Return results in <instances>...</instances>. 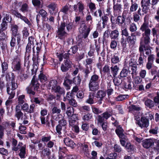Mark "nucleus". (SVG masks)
<instances>
[{"label": "nucleus", "instance_id": "9", "mask_svg": "<svg viewBox=\"0 0 159 159\" xmlns=\"http://www.w3.org/2000/svg\"><path fill=\"white\" fill-rule=\"evenodd\" d=\"M65 80L63 84L66 87L67 89H70V86L69 85L71 84L72 82L75 84H79L81 80L80 79V77L79 76H77L76 77H74L73 79V81L68 79L65 78Z\"/></svg>", "mask_w": 159, "mask_h": 159}, {"label": "nucleus", "instance_id": "63", "mask_svg": "<svg viewBox=\"0 0 159 159\" xmlns=\"http://www.w3.org/2000/svg\"><path fill=\"white\" fill-rule=\"evenodd\" d=\"M16 49V52L18 55H20V53L21 51V44H17V46H16L15 47Z\"/></svg>", "mask_w": 159, "mask_h": 159}, {"label": "nucleus", "instance_id": "14", "mask_svg": "<svg viewBox=\"0 0 159 159\" xmlns=\"http://www.w3.org/2000/svg\"><path fill=\"white\" fill-rule=\"evenodd\" d=\"M154 141L152 139H147L143 141L142 145L145 148L148 149L154 145Z\"/></svg>", "mask_w": 159, "mask_h": 159}, {"label": "nucleus", "instance_id": "30", "mask_svg": "<svg viewBox=\"0 0 159 159\" xmlns=\"http://www.w3.org/2000/svg\"><path fill=\"white\" fill-rule=\"evenodd\" d=\"M111 69L113 76L114 77L118 73L119 70V67L117 65H116L114 66H112L111 67Z\"/></svg>", "mask_w": 159, "mask_h": 159}, {"label": "nucleus", "instance_id": "51", "mask_svg": "<svg viewBox=\"0 0 159 159\" xmlns=\"http://www.w3.org/2000/svg\"><path fill=\"white\" fill-rule=\"evenodd\" d=\"M117 43L115 40H112L110 43V48L111 49L115 50L116 49Z\"/></svg>", "mask_w": 159, "mask_h": 159}, {"label": "nucleus", "instance_id": "29", "mask_svg": "<svg viewBox=\"0 0 159 159\" xmlns=\"http://www.w3.org/2000/svg\"><path fill=\"white\" fill-rule=\"evenodd\" d=\"M119 32L117 30L112 31L110 34V37L111 39H116L119 35Z\"/></svg>", "mask_w": 159, "mask_h": 159}, {"label": "nucleus", "instance_id": "6", "mask_svg": "<svg viewBox=\"0 0 159 159\" xmlns=\"http://www.w3.org/2000/svg\"><path fill=\"white\" fill-rule=\"evenodd\" d=\"M128 109L129 112L133 113L134 115V119L135 123L139 125V116L138 115L139 113V107L138 106L132 105L128 107Z\"/></svg>", "mask_w": 159, "mask_h": 159}, {"label": "nucleus", "instance_id": "8", "mask_svg": "<svg viewBox=\"0 0 159 159\" xmlns=\"http://www.w3.org/2000/svg\"><path fill=\"white\" fill-rule=\"evenodd\" d=\"M65 26L66 25L64 22L61 23V25L58 28L57 32V35L58 38L64 40L68 35L67 33L64 30Z\"/></svg>", "mask_w": 159, "mask_h": 159}, {"label": "nucleus", "instance_id": "53", "mask_svg": "<svg viewBox=\"0 0 159 159\" xmlns=\"http://www.w3.org/2000/svg\"><path fill=\"white\" fill-rule=\"evenodd\" d=\"M158 128V127L156 126L154 128H151L149 130V133L150 134L155 135L157 133V130Z\"/></svg>", "mask_w": 159, "mask_h": 159}, {"label": "nucleus", "instance_id": "15", "mask_svg": "<svg viewBox=\"0 0 159 159\" xmlns=\"http://www.w3.org/2000/svg\"><path fill=\"white\" fill-rule=\"evenodd\" d=\"M13 13L16 17L20 18L28 25H30L31 23L29 20L25 16H22L21 14L18 11H13Z\"/></svg>", "mask_w": 159, "mask_h": 159}, {"label": "nucleus", "instance_id": "4", "mask_svg": "<svg viewBox=\"0 0 159 159\" xmlns=\"http://www.w3.org/2000/svg\"><path fill=\"white\" fill-rule=\"evenodd\" d=\"M100 82V79L99 75L96 74L92 75L91 77L89 84V90L94 91L99 89Z\"/></svg>", "mask_w": 159, "mask_h": 159}, {"label": "nucleus", "instance_id": "52", "mask_svg": "<svg viewBox=\"0 0 159 159\" xmlns=\"http://www.w3.org/2000/svg\"><path fill=\"white\" fill-rule=\"evenodd\" d=\"M128 96L125 95H121L117 97L116 100L117 101H122L127 98Z\"/></svg>", "mask_w": 159, "mask_h": 159}, {"label": "nucleus", "instance_id": "38", "mask_svg": "<svg viewBox=\"0 0 159 159\" xmlns=\"http://www.w3.org/2000/svg\"><path fill=\"white\" fill-rule=\"evenodd\" d=\"M116 23L120 25H122L125 21V19L123 16H118L116 20Z\"/></svg>", "mask_w": 159, "mask_h": 159}, {"label": "nucleus", "instance_id": "24", "mask_svg": "<svg viewBox=\"0 0 159 159\" xmlns=\"http://www.w3.org/2000/svg\"><path fill=\"white\" fill-rule=\"evenodd\" d=\"M33 47H32V45L28 44H27L26 47L25 55L26 56L27 55V58L25 57V61L29 60V57L30 55V53Z\"/></svg>", "mask_w": 159, "mask_h": 159}, {"label": "nucleus", "instance_id": "45", "mask_svg": "<svg viewBox=\"0 0 159 159\" xmlns=\"http://www.w3.org/2000/svg\"><path fill=\"white\" fill-rule=\"evenodd\" d=\"M28 42L27 44L32 45V47L35 46L34 45L35 43L36 42V41L32 36H30L28 38Z\"/></svg>", "mask_w": 159, "mask_h": 159}, {"label": "nucleus", "instance_id": "20", "mask_svg": "<svg viewBox=\"0 0 159 159\" xmlns=\"http://www.w3.org/2000/svg\"><path fill=\"white\" fill-rule=\"evenodd\" d=\"M64 143L65 144L72 148L75 147V144L74 142L69 138H66L64 139Z\"/></svg>", "mask_w": 159, "mask_h": 159}, {"label": "nucleus", "instance_id": "23", "mask_svg": "<svg viewBox=\"0 0 159 159\" xmlns=\"http://www.w3.org/2000/svg\"><path fill=\"white\" fill-rule=\"evenodd\" d=\"M116 132L120 138H125V135L123 134V130L120 126L117 127Z\"/></svg>", "mask_w": 159, "mask_h": 159}, {"label": "nucleus", "instance_id": "22", "mask_svg": "<svg viewBox=\"0 0 159 159\" xmlns=\"http://www.w3.org/2000/svg\"><path fill=\"white\" fill-rule=\"evenodd\" d=\"M141 121L142 122V124L140 123V127L141 128H147L148 126V120L147 118H146L145 117H142L141 118Z\"/></svg>", "mask_w": 159, "mask_h": 159}, {"label": "nucleus", "instance_id": "35", "mask_svg": "<svg viewBox=\"0 0 159 159\" xmlns=\"http://www.w3.org/2000/svg\"><path fill=\"white\" fill-rule=\"evenodd\" d=\"M11 30L12 32V36L14 35H16L17 34H18V27L17 25H13L11 26Z\"/></svg>", "mask_w": 159, "mask_h": 159}, {"label": "nucleus", "instance_id": "21", "mask_svg": "<svg viewBox=\"0 0 159 159\" xmlns=\"http://www.w3.org/2000/svg\"><path fill=\"white\" fill-rule=\"evenodd\" d=\"M51 154V151L50 149L48 148H44L40 152L41 156L43 158L46 157H49Z\"/></svg>", "mask_w": 159, "mask_h": 159}, {"label": "nucleus", "instance_id": "61", "mask_svg": "<svg viewBox=\"0 0 159 159\" xmlns=\"http://www.w3.org/2000/svg\"><path fill=\"white\" fill-rule=\"evenodd\" d=\"M32 2L34 5L37 7H40L41 2L39 0H32Z\"/></svg>", "mask_w": 159, "mask_h": 159}, {"label": "nucleus", "instance_id": "1", "mask_svg": "<svg viewBox=\"0 0 159 159\" xmlns=\"http://www.w3.org/2000/svg\"><path fill=\"white\" fill-rule=\"evenodd\" d=\"M144 22L140 28V30L142 32H144L142 34V37L141 38L140 42V51H143V48H144L145 50L148 49V47L145 45L142 44V43L145 44H148L150 42V35L151 34V30L148 27V21L146 20V17L144 18Z\"/></svg>", "mask_w": 159, "mask_h": 159}, {"label": "nucleus", "instance_id": "55", "mask_svg": "<svg viewBox=\"0 0 159 159\" xmlns=\"http://www.w3.org/2000/svg\"><path fill=\"white\" fill-rule=\"evenodd\" d=\"M92 117V115L91 114L88 113L84 116L82 119L84 121H88L91 119Z\"/></svg>", "mask_w": 159, "mask_h": 159}, {"label": "nucleus", "instance_id": "2", "mask_svg": "<svg viewBox=\"0 0 159 159\" xmlns=\"http://www.w3.org/2000/svg\"><path fill=\"white\" fill-rule=\"evenodd\" d=\"M15 76L14 74L12 73H10L7 74L6 79L7 81H11V85L10 84H7V91L8 94L10 95L9 98H13L15 96V92L14 91L17 87V84L15 83Z\"/></svg>", "mask_w": 159, "mask_h": 159}, {"label": "nucleus", "instance_id": "50", "mask_svg": "<svg viewBox=\"0 0 159 159\" xmlns=\"http://www.w3.org/2000/svg\"><path fill=\"white\" fill-rule=\"evenodd\" d=\"M25 96L24 95H22L19 96L18 98V103L21 104L25 102Z\"/></svg>", "mask_w": 159, "mask_h": 159}, {"label": "nucleus", "instance_id": "10", "mask_svg": "<svg viewBox=\"0 0 159 159\" xmlns=\"http://www.w3.org/2000/svg\"><path fill=\"white\" fill-rule=\"evenodd\" d=\"M116 0H113V12L114 15L115 16H117L118 15L120 14L122 12V5H121L117 2L116 3L115 2Z\"/></svg>", "mask_w": 159, "mask_h": 159}, {"label": "nucleus", "instance_id": "25", "mask_svg": "<svg viewBox=\"0 0 159 159\" xmlns=\"http://www.w3.org/2000/svg\"><path fill=\"white\" fill-rule=\"evenodd\" d=\"M26 145L22 146L20 150L19 156L21 158H25L26 155Z\"/></svg>", "mask_w": 159, "mask_h": 159}, {"label": "nucleus", "instance_id": "33", "mask_svg": "<svg viewBox=\"0 0 159 159\" xmlns=\"http://www.w3.org/2000/svg\"><path fill=\"white\" fill-rule=\"evenodd\" d=\"M74 109L71 107H68L67 108L66 113L67 115L69 117H71L74 115Z\"/></svg>", "mask_w": 159, "mask_h": 159}, {"label": "nucleus", "instance_id": "19", "mask_svg": "<svg viewBox=\"0 0 159 159\" xmlns=\"http://www.w3.org/2000/svg\"><path fill=\"white\" fill-rule=\"evenodd\" d=\"M106 95L105 93L103 91L99 90L96 94V97L99 99L98 103L100 104L102 103V101Z\"/></svg>", "mask_w": 159, "mask_h": 159}, {"label": "nucleus", "instance_id": "32", "mask_svg": "<svg viewBox=\"0 0 159 159\" xmlns=\"http://www.w3.org/2000/svg\"><path fill=\"white\" fill-rule=\"evenodd\" d=\"M125 148L128 152H134L136 150L135 147L131 145L130 143H127Z\"/></svg>", "mask_w": 159, "mask_h": 159}, {"label": "nucleus", "instance_id": "40", "mask_svg": "<svg viewBox=\"0 0 159 159\" xmlns=\"http://www.w3.org/2000/svg\"><path fill=\"white\" fill-rule=\"evenodd\" d=\"M78 50V47L77 46H74L72 47L69 50L68 52L70 55H72L75 53Z\"/></svg>", "mask_w": 159, "mask_h": 159}, {"label": "nucleus", "instance_id": "59", "mask_svg": "<svg viewBox=\"0 0 159 159\" xmlns=\"http://www.w3.org/2000/svg\"><path fill=\"white\" fill-rule=\"evenodd\" d=\"M57 89L55 93H57L60 94H65V90L63 88H61L59 86V87Z\"/></svg>", "mask_w": 159, "mask_h": 159}, {"label": "nucleus", "instance_id": "47", "mask_svg": "<svg viewBox=\"0 0 159 159\" xmlns=\"http://www.w3.org/2000/svg\"><path fill=\"white\" fill-rule=\"evenodd\" d=\"M7 22H3L2 21V24L0 26V31H5L7 28Z\"/></svg>", "mask_w": 159, "mask_h": 159}, {"label": "nucleus", "instance_id": "12", "mask_svg": "<svg viewBox=\"0 0 159 159\" xmlns=\"http://www.w3.org/2000/svg\"><path fill=\"white\" fill-rule=\"evenodd\" d=\"M21 60L18 56L16 57L13 61V70L16 71L20 70L21 66Z\"/></svg>", "mask_w": 159, "mask_h": 159}, {"label": "nucleus", "instance_id": "60", "mask_svg": "<svg viewBox=\"0 0 159 159\" xmlns=\"http://www.w3.org/2000/svg\"><path fill=\"white\" fill-rule=\"evenodd\" d=\"M64 127L60 125H57L56 127V130L57 133L59 134L60 135L61 134V131L62 128Z\"/></svg>", "mask_w": 159, "mask_h": 159}, {"label": "nucleus", "instance_id": "42", "mask_svg": "<svg viewBox=\"0 0 159 159\" xmlns=\"http://www.w3.org/2000/svg\"><path fill=\"white\" fill-rule=\"evenodd\" d=\"M114 77V78L113 79V81L114 85L116 86L119 85L122 82V80L119 78L115 77V76Z\"/></svg>", "mask_w": 159, "mask_h": 159}, {"label": "nucleus", "instance_id": "48", "mask_svg": "<svg viewBox=\"0 0 159 159\" xmlns=\"http://www.w3.org/2000/svg\"><path fill=\"white\" fill-rule=\"evenodd\" d=\"M51 137L50 136H42L41 139V141L44 143H47L50 140Z\"/></svg>", "mask_w": 159, "mask_h": 159}, {"label": "nucleus", "instance_id": "27", "mask_svg": "<svg viewBox=\"0 0 159 159\" xmlns=\"http://www.w3.org/2000/svg\"><path fill=\"white\" fill-rule=\"evenodd\" d=\"M111 64H116L120 62V60L119 57L116 53L114 54L111 59Z\"/></svg>", "mask_w": 159, "mask_h": 159}, {"label": "nucleus", "instance_id": "64", "mask_svg": "<svg viewBox=\"0 0 159 159\" xmlns=\"http://www.w3.org/2000/svg\"><path fill=\"white\" fill-rule=\"evenodd\" d=\"M117 154L116 153H110L106 159H116L117 157Z\"/></svg>", "mask_w": 159, "mask_h": 159}, {"label": "nucleus", "instance_id": "41", "mask_svg": "<svg viewBox=\"0 0 159 159\" xmlns=\"http://www.w3.org/2000/svg\"><path fill=\"white\" fill-rule=\"evenodd\" d=\"M71 5H66L63 7L61 11L63 12L65 14H67L68 11L71 8Z\"/></svg>", "mask_w": 159, "mask_h": 159}, {"label": "nucleus", "instance_id": "16", "mask_svg": "<svg viewBox=\"0 0 159 159\" xmlns=\"http://www.w3.org/2000/svg\"><path fill=\"white\" fill-rule=\"evenodd\" d=\"M49 12L52 15L55 14L57 11V5L54 2L51 3L47 6Z\"/></svg>", "mask_w": 159, "mask_h": 159}, {"label": "nucleus", "instance_id": "57", "mask_svg": "<svg viewBox=\"0 0 159 159\" xmlns=\"http://www.w3.org/2000/svg\"><path fill=\"white\" fill-rule=\"evenodd\" d=\"M8 64L7 62H3L2 64V72L4 73L5 71L8 69Z\"/></svg>", "mask_w": 159, "mask_h": 159}, {"label": "nucleus", "instance_id": "26", "mask_svg": "<svg viewBox=\"0 0 159 159\" xmlns=\"http://www.w3.org/2000/svg\"><path fill=\"white\" fill-rule=\"evenodd\" d=\"M31 101L32 102H34L36 104H39V105L43 103V99L40 97H35L32 98H31Z\"/></svg>", "mask_w": 159, "mask_h": 159}, {"label": "nucleus", "instance_id": "43", "mask_svg": "<svg viewBox=\"0 0 159 159\" xmlns=\"http://www.w3.org/2000/svg\"><path fill=\"white\" fill-rule=\"evenodd\" d=\"M93 99L94 96L93 95L89 94V98L86 100V102L90 104H93L94 103Z\"/></svg>", "mask_w": 159, "mask_h": 159}, {"label": "nucleus", "instance_id": "7", "mask_svg": "<svg viewBox=\"0 0 159 159\" xmlns=\"http://www.w3.org/2000/svg\"><path fill=\"white\" fill-rule=\"evenodd\" d=\"M91 29L92 28L90 26H89L87 28L86 25L85 23H82L81 24L79 29V32L80 34H82L83 37L85 39L88 36Z\"/></svg>", "mask_w": 159, "mask_h": 159}, {"label": "nucleus", "instance_id": "18", "mask_svg": "<svg viewBox=\"0 0 159 159\" xmlns=\"http://www.w3.org/2000/svg\"><path fill=\"white\" fill-rule=\"evenodd\" d=\"M78 120V116L76 114H75L71 117H69V125L72 127L76 125L77 120Z\"/></svg>", "mask_w": 159, "mask_h": 159}, {"label": "nucleus", "instance_id": "11", "mask_svg": "<svg viewBox=\"0 0 159 159\" xmlns=\"http://www.w3.org/2000/svg\"><path fill=\"white\" fill-rule=\"evenodd\" d=\"M36 49L35 48V46L32 48L33 52L32 60L34 61L35 60L36 57L38 58V57L39 53L41 49V45H42L41 43H37L36 42Z\"/></svg>", "mask_w": 159, "mask_h": 159}, {"label": "nucleus", "instance_id": "62", "mask_svg": "<svg viewBox=\"0 0 159 159\" xmlns=\"http://www.w3.org/2000/svg\"><path fill=\"white\" fill-rule=\"evenodd\" d=\"M23 115V113L21 111H19L16 112L15 116L17 118L18 120H19L20 118L22 119Z\"/></svg>", "mask_w": 159, "mask_h": 159}, {"label": "nucleus", "instance_id": "46", "mask_svg": "<svg viewBox=\"0 0 159 159\" xmlns=\"http://www.w3.org/2000/svg\"><path fill=\"white\" fill-rule=\"evenodd\" d=\"M61 110L60 108L56 107H54L52 110V114H56L58 115L60 113Z\"/></svg>", "mask_w": 159, "mask_h": 159}, {"label": "nucleus", "instance_id": "44", "mask_svg": "<svg viewBox=\"0 0 159 159\" xmlns=\"http://www.w3.org/2000/svg\"><path fill=\"white\" fill-rule=\"evenodd\" d=\"M19 129L20 133L22 134H26V128L25 126L23 125L22 124H20V126L19 127Z\"/></svg>", "mask_w": 159, "mask_h": 159}, {"label": "nucleus", "instance_id": "49", "mask_svg": "<svg viewBox=\"0 0 159 159\" xmlns=\"http://www.w3.org/2000/svg\"><path fill=\"white\" fill-rule=\"evenodd\" d=\"M121 30L122 31L121 34L122 35H124L125 37H128V36L129 33L126 28L122 26Z\"/></svg>", "mask_w": 159, "mask_h": 159}, {"label": "nucleus", "instance_id": "34", "mask_svg": "<svg viewBox=\"0 0 159 159\" xmlns=\"http://www.w3.org/2000/svg\"><path fill=\"white\" fill-rule=\"evenodd\" d=\"M57 84V81L56 80H52L49 82L48 85V87L52 90Z\"/></svg>", "mask_w": 159, "mask_h": 159}, {"label": "nucleus", "instance_id": "58", "mask_svg": "<svg viewBox=\"0 0 159 159\" xmlns=\"http://www.w3.org/2000/svg\"><path fill=\"white\" fill-rule=\"evenodd\" d=\"M93 62V59L91 58H87L85 60V61L84 63L85 66L86 67H88V66H90V65Z\"/></svg>", "mask_w": 159, "mask_h": 159}, {"label": "nucleus", "instance_id": "17", "mask_svg": "<svg viewBox=\"0 0 159 159\" xmlns=\"http://www.w3.org/2000/svg\"><path fill=\"white\" fill-rule=\"evenodd\" d=\"M135 35H138V33L132 34L131 36H128L127 38L126 41L129 44L133 45L134 44L136 41Z\"/></svg>", "mask_w": 159, "mask_h": 159}, {"label": "nucleus", "instance_id": "31", "mask_svg": "<svg viewBox=\"0 0 159 159\" xmlns=\"http://www.w3.org/2000/svg\"><path fill=\"white\" fill-rule=\"evenodd\" d=\"M78 10L79 13L83 14L84 10L85 8L84 4L81 2H80L78 3Z\"/></svg>", "mask_w": 159, "mask_h": 159}, {"label": "nucleus", "instance_id": "54", "mask_svg": "<svg viewBox=\"0 0 159 159\" xmlns=\"http://www.w3.org/2000/svg\"><path fill=\"white\" fill-rule=\"evenodd\" d=\"M128 71L125 69H123L120 73V76L121 77H125L127 75Z\"/></svg>", "mask_w": 159, "mask_h": 159}, {"label": "nucleus", "instance_id": "5", "mask_svg": "<svg viewBox=\"0 0 159 159\" xmlns=\"http://www.w3.org/2000/svg\"><path fill=\"white\" fill-rule=\"evenodd\" d=\"M39 84L37 79L33 77L32 80L31 84L26 89L27 93L30 96L34 95L35 94V91L39 88Z\"/></svg>", "mask_w": 159, "mask_h": 159}, {"label": "nucleus", "instance_id": "36", "mask_svg": "<svg viewBox=\"0 0 159 159\" xmlns=\"http://www.w3.org/2000/svg\"><path fill=\"white\" fill-rule=\"evenodd\" d=\"M58 153V159H64L65 158V154L63 149L60 148L59 150Z\"/></svg>", "mask_w": 159, "mask_h": 159}, {"label": "nucleus", "instance_id": "28", "mask_svg": "<svg viewBox=\"0 0 159 159\" xmlns=\"http://www.w3.org/2000/svg\"><path fill=\"white\" fill-rule=\"evenodd\" d=\"M154 102L150 99H147L145 102V104L148 107L151 108L154 106Z\"/></svg>", "mask_w": 159, "mask_h": 159}, {"label": "nucleus", "instance_id": "37", "mask_svg": "<svg viewBox=\"0 0 159 159\" xmlns=\"http://www.w3.org/2000/svg\"><path fill=\"white\" fill-rule=\"evenodd\" d=\"M9 124L8 123H6L5 126H2L0 125V138L2 139L4 135V130L6 129V126H8Z\"/></svg>", "mask_w": 159, "mask_h": 159}, {"label": "nucleus", "instance_id": "39", "mask_svg": "<svg viewBox=\"0 0 159 159\" xmlns=\"http://www.w3.org/2000/svg\"><path fill=\"white\" fill-rule=\"evenodd\" d=\"M102 27H100V28L101 29H103L105 27L107 24V22L108 20V18L107 16H102Z\"/></svg>", "mask_w": 159, "mask_h": 159}, {"label": "nucleus", "instance_id": "13", "mask_svg": "<svg viewBox=\"0 0 159 159\" xmlns=\"http://www.w3.org/2000/svg\"><path fill=\"white\" fill-rule=\"evenodd\" d=\"M71 66V62L69 60L66 59L65 60L64 63L61 64V70L63 72H66Z\"/></svg>", "mask_w": 159, "mask_h": 159}, {"label": "nucleus", "instance_id": "56", "mask_svg": "<svg viewBox=\"0 0 159 159\" xmlns=\"http://www.w3.org/2000/svg\"><path fill=\"white\" fill-rule=\"evenodd\" d=\"M85 18L88 24H91L93 22V18L91 15L87 14Z\"/></svg>", "mask_w": 159, "mask_h": 159}, {"label": "nucleus", "instance_id": "3", "mask_svg": "<svg viewBox=\"0 0 159 159\" xmlns=\"http://www.w3.org/2000/svg\"><path fill=\"white\" fill-rule=\"evenodd\" d=\"M133 60L131 59L129 61L128 65H127V67L128 68H131L132 70V76L134 78V82L133 86L136 90H139V77L136 76L138 72H137V65L133 63Z\"/></svg>", "mask_w": 159, "mask_h": 159}]
</instances>
